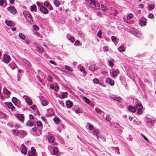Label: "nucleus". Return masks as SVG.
I'll use <instances>...</instances> for the list:
<instances>
[{"mask_svg":"<svg viewBox=\"0 0 156 156\" xmlns=\"http://www.w3.org/2000/svg\"><path fill=\"white\" fill-rule=\"evenodd\" d=\"M118 49L119 52H123L125 51V48L123 46H120L118 48Z\"/></svg>","mask_w":156,"mask_h":156,"instance_id":"c756f323","label":"nucleus"},{"mask_svg":"<svg viewBox=\"0 0 156 156\" xmlns=\"http://www.w3.org/2000/svg\"><path fill=\"white\" fill-rule=\"evenodd\" d=\"M55 140V138L51 135L49 136L48 137V142L50 143H53L54 142Z\"/></svg>","mask_w":156,"mask_h":156,"instance_id":"dca6fc26","label":"nucleus"},{"mask_svg":"<svg viewBox=\"0 0 156 156\" xmlns=\"http://www.w3.org/2000/svg\"><path fill=\"white\" fill-rule=\"evenodd\" d=\"M69 40H70V41H71L73 43L75 41V39H74V38H73V37H70V38L69 39Z\"/></svg>","mask_w":156,"mask_h":156,"instance_id":"774afa93","label":"nucleus"},{"mask_svg":"<svg viewBox=\"0 0 156 156\" xmlns=\"http://www.w3.org/2000/svg\"><path fill=\"white\" fill-rule=\"evenodd\" d=\"M99 133V131L98 129L96 130L93 132V134L94 135L97 136Z\"/></svg>","mask_w":156,"mask_h":156,"instance_id":"a18cd8bd","label":"nucleus"},{"mask_svg":"<svg viewBox=\"0 0 156 156\" xmlns=\"http://www.w3.org/2000/svg\"><path fill=\"white\" fill-rule=\"evenodd\" d=\"M30 9L32 12H33L37 9V6L35 5L34 4L30 7Z\"/></svg>","mask_w":156,"mask_h":156,"instance_id":"a878e982","label":"nucleus"},{"mask_svg":"<svg viewBox=\"0 0 156 156\" xmlns=\"http://www.w3.org/2000/svg\"><path fill=\"white\" fill-rule=\"evenodd\" d=\"M65 68L66 69L69 71L70 72L73 71V70L72 69L68 66H65Z\"/></svg>","mask_w":156,"mask_h":156,"instance_id":"e433bc0d","label":"nucleus"},{"mask_svg":"<svg viewBox=\"0 0 156 156\" xmlns=\"http://www.w3.org/2000/svg\"><path fill=\"white\" fill-rule=\"evenodd\" d=\"M73 103L70 101H67L66 102V105L67 108H70L73 106Z\"/></svg>","mask_w":156,"mask_h":156,"instance_id":"a211bd4d","label":"nucleus"},{"mask_svg":"<svg viewBox=\"0 0 156 156\" xmlns=\"http://www.w3.org/2000/svg\"><path fill=\"white\" fill-rule=\"evenodd\" d=\"M86 1L89 3L93 8H95L97 9H98L100 8V4L98 2L93 0H86Z\"/></svg>","mask_w":156,"mask_h":156,"instance_id":"f257e3e1","label":"nucleus"},{"mask_svg":"<svg viewBox=\"0 0 156 156\" xmlns=\"http://www.w3.org/2000/svg\"><path fill=\"white\" fill-rule=\"evenodd\" d=\"M19 36L20 38L23 40H24L25 39L26 36L22 33H19Z\"/></svg>","mask_w":156,"mask_h":156,"instance_id":"bb28decb","label":"nucleus"},{"mask_svg":"<svg viewBox=\"0 0 156 156\" xmlns=\"http://www.w3.org/2000/svg\"><path fill=\"white\" fill-rule=\"evenodd\" d=\"M93 82L94 83H98L99 82V80L97 78H94L93 79Z\"/></svg>","mask_w":156,"mask_h":156,"instance_id":"09e8293b","label":"nucleus"},{"mask_svg":"<svg viewBox=\"0 0 156 156\" xmlns=\"http://www.w3.org/2000/svg\"><path fill=\"white\" fill-rule=\"evenodd\" d=\"M55 112L54 110L52 108H50L47 109V117H51L54 115Z\"/></svg>","mask_w":156,"mask_h":156,"instance_id":"20e7f679","label":"nucleus"},{"mask_svg":"<svg viewBox=\"0 0 156 156\" xmlns=\"http://www.w3.org/2000/svg\"><path fill=\"white\" fill-rule=\"evenodd\" d=\"M15 127L16 129L19 128L20 127V125L19 124L16 123L15 125Z\"/></svg>","mask_w":156,"mask_h":156,"instance_id":"bf43d9fd","label":"nucleus"},{"mask_svg":"<svg viewBox=\"0 0 156 156\" xmlns=\"http://www.w3.org/2000/svg\"><path fill=\"white\" fill-rule=\"evenodd\" d=\"M54 90L55 91H57L59 90V87L58 86H55V88L54 89Z\"/></svg>","mask_w":156,"mask_h":156,"instance_id":"680f3d73","label":"nucleus"},{"mask_svg":"<svg viewBox=\"0 0 156 156\" xmlns=\"http://www.w3.org/2000/svg\"><path fill=\"white\" fill-rule=\"evenodd\" d=\"M137 113L138 115H141L143 113L142 109L138 110L137 111Z\"/></svg>","mask_w":156,"mask_h":156,"instance_id":"37998d69","label":"nucleus"},{"mask_svg":"<svg viewBox=\"0 0 156 156\" xmlns=\"http://www.w3.org/2000/svg\"><path fill=\"white\" fill-rule=\"evenodd\" d=\"M12 101L15 106L19 107V105L20 101L17 98L15 97H13L12 99Z\"/></svg>","mask_w":156,"mask_h":156,"instance_id":"39448f33","label":"nucleus"},{"mask_svg":"<svg viewBox=\"0 0 156 156\" xmlns=\"http://www.w3.org/2000/svg\"><path fill=\"white\" fill-rule=\"evenodd\" d=\"M31 151L28 152L27 156H37V154L36 152V150L34 147L31 148Z\"/></svg>","mask_w":156,"mask_h":156,"instance_id":"7ed1b4c3","label":"nucleus"},{"mask_svg":"<svg viewBox=\"0 0 156 156\" xmlns=\"http://www.w3.org/2000/svg\"><path fill=\"white\" fill-rule=\"evenodd\" d=\"M141 134L143 138L146 141H148V142H149V140L148 138L144 134Z\"/></svg>","mask_w":156,"mask_h":156,"instance_id":"6e6d98bb","label":"nucleus"},{"mask_svg":"<svg viewBox=\"0 0 156 156\" xmlns=\"http://www.w3.org/2000/svg\"><path fill=\"white\" fill-rule=\"evenodd\" d=\"M37 48L39 52L41 53H42L44 51L43 48L41 46H38Z\"/></svg>","mask_w":156,"mask_h":156,"instance_id":"412c9836","label":"nucleus"},{"mask_svg":"<svg viewBox=\"0 0 156 156\" xmlns=\"http://www.w3.org/2000/svg\"><path fill=\"white\" fill-rule=\"evenodd\" d=\"M17 67V66L16 64L13 62L10 63V68L12 69H15Z\"/></svg>","mask_w":156,"mask_h":156,"instance_id":"5701e85b","label":"nucleus"},{"mask_svg":"<svg viewBox=\"0 0 156 156\" xmlns=\"http://www.w3.org/2000/svg\"><path fill=\"white\" fill-rule=\"evenodd\" d=\"M110 118L108 115H107L106 117V120L108 122H109L110 120Z\"/></svg>","mask_w":156,"mask_h":156,"instance_id":"e2e57ef3","label":"nucleus"},{"mask_svg":"<svg viewBox=\"0 0 156 156\" xmlns=\"http://www.w3.org/2000/svg\"><path fill=\"white\" fill-rule=\"evenodd\" d=\"M110 98L115 100L116 99V97L115 95H114L112 94L110 95Z\"/></svg>","mask_w":156,"mask_h":156,"instance_id":"8fccbe9b","label":"nucleus"},{"mask_svg":"<svg viewBox=\"0 0 156 156\" xmlns=\"http://www.w3.org/2000/svg\"><path fill=\"white\" fill-rule=\"evenodd\" d=\"M127 109L130 112L134 113L136 111V108L135 107H133L131 105H129L127 107Z\"/></svg>","mask_w":156,"mask_h":156,"instance_id":"9d476101","label":"nucleus"},{"mask_svg":"<svg viewBox=\"0 0 156 156\" xmlns=\"http://www.w3.org/2000/svg\"><path fill=\"white\" fill-rule=\"evenodd\" d=\"M10 109H12V111L15 110V108L12 105V104L10 102Z\"/></svg>","mask_w":156,"mask_h":156,"instance_id":"de8ad7c7","label":"nucleus"},{"mask_svg":"<svg viewBox=\"0 0 156 156\" xmlns=\"http://www.w3.org/2000/svg\"><path fill=\"white\" fill-rule=\"evenodd\" d=\"M12 131L13 132V135L16 136H18L19 134V131H18L16 130H12Z\"/></svg>","mask_w":156,"mask_h":156,"instance_id":"473e14b6","label":"nucleus"},{"mask_svg":"<svg viewBox=\"0 0 156 156\" xmlns=\"http://www.w3.org/2000/svg\"><path fill=\"white\" fill-rule=\"evenodd\" d=\"M54 4L56 6L58 7L60 4V2L58 0H55L54 1Z\"/></svg>","mask_w":156,"mask_h":156,"instance_id":"c9c22d12","label":"nucleus"},{"mask_svg":"<svg viewBox=\"0 0 156 156\" xmlns=\"http://www.w3.org/2000/svg\"><path fill=\"white\" fill-rule=\"evenodd\" d=\"M119 73V71L118 69L113 71L112 73V76L114 77H116Z\"/></svg>","mask_w":156,"mask_h":156,"instance_id":"ddd939ff","label":"nucleus"},{"mask_svg":"<svg viewBox=\"0 0 156 156\" xmlns=\"http://www.w3.org/2000/svg\"><path fill=\"white\" fill-rule=\"evenodd\" d=\"M68 96V93L67 92H64L63 93L62 97L63 98H66Z\"/></svg>","mask_w":156,"mask_h":156,"instance_id":"a19ab883","label":"nucleus"},{"mask_svg":"<svg viewBox=\"0 0 156 156\" xmlns=\"http://www.w3.org/2000/svg\"><path fill=\"white\" fill-rule=\"evenodd\" d=\"M19 134H20L22 137H24L25 136L27 135V133L24 131L20 130L19 131Z\"/></svg>","mask_w":156,"mask_h":156,"instance_id":"f3484780","label":"nucleus"},{"mask_svg":"<svg viewBox=\"0 0 156 156\" xmlns=\"http://www.w3.org/2000/svg\"><path fill=\"white\" fill-rule=\"evenodd\" d=\"M95 110L96 112L99 114L101 115H104V112L98 108H96L95 109Z\"/></svg>","mask_w":156,"mask_h":156,"instance_id":"f8f14e48","label":"nucleus"},{"mask_svg":"<svg viewBox=\"0 0 156 156\" xmlns=\"http://www.w3.org/2000/svg\"><path fill=\"white\" fill-rule=\"evenodd\" d=\"M10 13L13 15H15L17 13V11L15 7L14 6H10Z\"/></svg>","mask_w":156,"mask_h":156,"instance_id":"9b49d317","label":"nucleus"},{"mask_svg":"<svg viewBox=\"0 0 156 156\" xmlns=\"http://www.w3.org/2000/svg\"><path fill=\"white\" fill-rule=\"evenodd\" d=\"M111 39L113 42H115L116 40V38L115 36H112L111 37Z\"/></svg>","mask_w":156,"mask_h":156,"instance_id":"4d7b16f0","label":"nucleus"},{"mask_svg":"<svg viewBox=\"0 0 156 156\" xmlns=\"http://www.w3.org/2000/svg\"><path fill=\"white\" fill-rule=\"evenodd\" d=\"M53 120L56 124H58L59 122L60 119L58 117H55L54 119Z\"/></svg>","mask_w":156,"mask_h":156,"instance_id":"c85d7f7f","label":"nucleus"},{"mask_svg":"<svg viewBox=\"0 0 156 156\" xmlns=\"http://www.w3.org/2000/svg\"><path fill=\"white\" fill-rule=\"evenodd\" d=\"M23 14L27 19L30 21L33 22L34 18L30 13L27 11H24L23 12Z\"/></svg>","mask_w":156,"mask_h":156,"instance_id":"f03ea898","label":"nucleus"},{"mask_svg":"<svg viewBox=\"0 0 156 156\" xmlns=\"http://www.w3.org/2000/svg\"><path fill=\"white\" fill-rule=\"evenodd\" d=\"M17 117L21 122H23L24 121V117L23 114H18L17 115Z\"/></svg>","mask_w":156,"mask_h":156,"instance_id":"1a4fd4ad","label":"nucleus"},{"mask_svg":"<svg viewBox=\"0 0 156 156\" xmlns=\"http://www.w3.org/2000/svg\"><path fill=\"white\" fill-rule=\"evenodd\" d=\"M37 126H40L42 125V123L41 121H38L37 122Z\"/></svg>","mask_w":156,"mask_h":156,"instance_id":"603ef678","label":"nucleus"},{"mask_svg":"<svg viewBox=\"0 0 156 156\" xmlns=\"http://www.w3.org/2000/svg\"><path fill=\"white\" fill-rule=\"evenodd\" d=\"M98 68V67L95 65H91L89 67V69L92 72H94Z\"/></svg>","mask_w":156,"mask_h":156,"instance_id":"6e6552de","label":"nucleus"},{"mask_svg":"<svg viewBox=\"0 0 156 156\" xmlns=\"http://www.w3.org/2000/svg\"><path fill=\"white\" fill-rule=\"evenodd\" d=\"M30 108L34 110H36L37 109V107L35 105H34L30 107Z\"/></svg>","mask_w":156,"mask_h":156,"instance_id":"13d9d810","label":"nucleus"},{"mask_svg":"<svg viewBox=\"0 0 156 156\" xmlns=\"http://www.w3.org/2000/svg\"><path fill=\"white\" fill-rule=\"evenodd\" d=\"M139 24L141 26H144L146 25V22L144 20H141L140 21Z\"/></svg>","mask_w":156,"mask_h":156,"instance_id":"7c9ffc66","label":"nucleus"},{"mask_svg":"<svg viewBox=\"0 0 156 156\" xmlns=\"http://www.w3.org/2000/svg\"><path fill=\"white\" fill-rule=\"evenodd\" d=\"M133 16V14L131 13L129 14L126 16V18L127 20H129L131 19Z\"/></svg>","mask_w":156,"mask_h":156,"instance_id":"72a5a7b5","label":"nucleus"},{"mask_svg":"<svg viewBox=\"0 0 156 156\" xmlns=\"http://www.w3.org/2000/svg\"><path fill=\"white\" fill-rule=\"evenodd\" d=\"M33 27L34 30L35 31L38 30L39 29L38 27L35 24L33 25Z\"/></svg>","mask_w":156,"mask_h":156,"instance_id":"ea45409f","label":"nucleus"},{"mask_svg":"<svg viewBox=\"0 0 156 156\" xmlns=\"http://www.w3.org/2000/svg\"><path fill=\"white\" fill-rule=\"evenodd\" d=\"M44 5L46 7H48V6H49V5H50L49 4V3L48 2H47V1H46L44 3Z\"/></svg>","mask_w":156,"mask_h":156,"instance_id":"49530a36","label":"nucleus"},{"mask_svg":"<svg viewBox=\"0 0 156 156\" xmlns=\"http://www.w3.org/2000/svg\"><path fill=\"white\" fill-rule=\"evenodd\" d=\"M48 80L49 81H53V78L51 76H48Z\"/></svg>","mask_w":156,"mask_h":156,"instance_id":"052dcab7","label":"nucleus"},{"mask_svg":"<svg viewBox=\"0 0 156 156\" xmlns=\"http://www.w3.org/2000/svg\"><path fill=\"white\" fill-rule=\"evenodd\" d=\"M2 60L5 63H9L10 61V56L7 54H5Z\"/></svg>","mask_w":156,"mask_h":156,"instance_id":"0eeeda50","label":"nucleus"},{"mask_svg":"<svg viewBox=\"0 0 156 156\" xmlns=\"http://www.w3.org/2000/svg\"><path fill=\"white\" fill-rule=\"evenodd\" d=\"M80 42V41H79V40L76 41L74 43V45H78L79 44Z\"/></svg>","mask_w":156,"mask_h":156,"instance_id":"69168bd1","label":"nucleus"},{"mask_svg":"<svg viewBox=\"0 0 156 156\" xmlns=\"http://www.w3.org/2000/svg\"><path fill=\"white\" fill-rule=\"evenodd\" d=\"M25 97H27V96H25ZM26 101L27 102V105H30L33 104V102L32 100L28 97H27L25 98Z\"/></svg>","mask_w":156,"mask_h":156,"instance_id":"4468645a","label":"nucleus"},{"mask_svg":"<svg viewBox=\"0 0 156 156\" xmlns=\"http://www.w3.org/2000/svg\"><path fill=\"white\" fill-rule=\"evenodd\" d=\"M102 34V31L101 30H99L98 33L97 35L99 38H101V35Z\"/></svg>","mask_w":156,"mask_h":156,"instance_id":"58836bf2","label":"nucleus"},{"mask_svg":"<svg viewBox=\"0 0 156 156\" xmlns=\"http://www.w3.org/2000/svg\"><path fill=\"white\" fill-rule=\"evenodd\" d=\"M148 17L149 18L153 19L154 18V16L153 14L150 13L148 15Z\"/></svg>","mask_w":156,"mask_h":156,"instance_id":"5fc2aeb1","label":"nucleus"},{"mask_svg":"<svg viewBox=\"0 0 156 156\" xmlns=\"http://www.w3.org/2000/svg\"><path fill=\"white\" fill-rule=\"evenodd\" d=\"M136 108H137L138 110L142 109L143 106L141 104L137 103L136 104Z\"/></svg>","mask_w":156,"mask_h":156,"instance_id":"cd10ccee","label":"nucleus"},{"mask_svg":"<svg viewBox=\"0 0 156 156\" xmlns=\"http://www.w3.org/2000/svg\"><path fill=\"white\" fill-rule=\"evenodd\" d=\"M34 122L29 120L27 122V125L29 126H32L34 125Z\"/></svg>","mask_w":156,"mask_h":156,"instance_id":"b1692460","label":"nucleus"},{"mask_svg":"<svg viewBox=\"0 0 156 156\" xmlns=\"http://www.w3.org/2000/svg\"><path fill=\"white\" fill-rule=\"evenodd\" d=\"M48 102L47 101H44L42 102V105L44 106H45L48 105Z\"/></svg>","mask_w":156,"mask_h":156,"instance_id":"79ce46f5","label":"nucleus"},{"mask_svg":"<svg viewBox=\"0 0 156 156\" xmlns=\"http://www.w3.org/2000/svg\"><path fill=\"white\" fill-rule=\"evenodd\" d=\"M75 112H77L78 113L82 112V111H81V109L80 108H78L76 110V111H75Z\"/></svg>","mask_w":156,"mask_h":156,"instance_id":"0e129e2a","label":"nucleus"},{"mask_svg":"<svg viewBox=\"0 0 156 156\" xmlns=\"http://www.w3.org/2000/svg\"><path fill=\"white\" fill-rule=\"evenodd\" d=\"M148 8L150 10H153L154 8V6L153 5H148Z\"/></svg>","mask_w":156,"mask_h":156,"instance_id":"c03bdc74","label":"nucleus"},{"mask_svg":"<svg viewBox=\"0 0 156 156\" xmlns=\"http://www.w3.org/2000/svg\"><path fill=\"white\" fill-rule=\"evenodd\" d=\"M40 11L44 14H47L49 12L47 9L44 6H42L40 8Z\"/></svg>","mask_w":156,"mask_h":156,"instance_id":"423d86ee","label":"nucleus"},{"mask_svg":"<svg viewBox=\"0 0 156 156\" xmlns=\"http://www.w3.org/2000/svg\"><path fill=\"white\" fill-rule=\"evenodd\" d=\"M115 100L119 102V103H121L122 102V99L119 97H116Z\"/></svg>","mask_w":156,"mask_h":156,"instance_id":"4c0bfd02","label":"nucleus"},{"mask_svg":"<svg viewBox=\"0 0 156 156\" xmlns=\"http://www.w3.org/2000/svg\"><path fill=\"white\" fill-rule=\"evenodd\" d=\"M114 61L113 59H112L108 61V65L110 66L111 67H112L114 65V63H113Z\"/></svg>","mask_w":156,"mask_h":156,"instance_id":"393cba45","label":"nucleus"},{"mask_svg":"<svg viewBox=\"0 0 156 156\" xmlns=\"http://www.w3.org/2000/svg\"><path fill=\"white\" fill-rule=\"evenodd\" d=\"M21 60L23 62L28 65V66H31V63L25 59L24 58H22L21 59Z\"/></svg>","mask_w":156,"mask_h":156,"instance_id":"6ab92c4d","label":"nucleus"},{"mask_svg":"<svg viewBox=\"0 0 156 156\" xmlns=\"http://www.w3.org/2000/svg\"><path fill=\"white\" fill-rule=\"evenodd\" d=\"M80 71H81V72H83V73H85L86 71L85 70V69L83 67H81L80 68Z\"/></svg>","mask_w":156,"mask_h":156,"instance_id":"3c124183","label":"nucleus"},{"mask_svg":"<svg viewBox=\"0 0 156 156\" xmlns=\"http://www.w3.org/2000/svg\"><path fill=\"white\" fill-rule=\"evenodd\" d=\"M54 153L56 154L58 153L59 150L58 148L57 147H55L53 148V149Z\"/></svg>","mask_w":156,"mask_h":156,"instance_id":"2f4dec72","label":"nucleus"},{"mask_svg":"<svg viewBox=\"0 0 156 156\" xmlns=\"http://www.w3.org/2000/svg\"><path fill=\"white\" fill-rule=\"evenodd\" d=\"M106 82L109 83L111 86H113L114 84V80L108 78L106 79Z\"/></svg>","mask_w":156,"mask_h":156,"instance_id":"2eb2a0df","label":"nucleus"},{"mask_svg":"<svg viewBox=\"0 0 156 156\" xmlns=\"http://www.w3.org/2000/svg\"><path fill=\"white\" fill-rule=\"evenodd\" d=\"M5 23L8 26H10V20H9V21L5 20Z\"/></svg>","mask_w":156,"mask_h":156,"instance_id":"338daca9","label":"nucleus"},{"mask_svg":"<svg viewBox=\"0 0 156 156\" xmlns=\"http://www.w3.org/2000/svg\"><path fill=\"white\" fill-rule=\"evenodd\" d=\"M27 147H24V148H21V151L22 154L26 155L27 152Z\"/></svg>","mask_w":156,"mask_h":156,"instance_id":"aec40b11","label":"nucleus"},{"mask_svg":"<svg viewBox=\"0 0 156 156\" xmlns=\"http://www.w3.org/2000/svg\"><path fill=\"white\" fill-rule=\"evenodd\" d=\"M3 92L4 94H9L10 93V91H9L5 87L3 88Z\"/></svg>","mask_w":156,"mask_h":156,"instance_id":"f704fd0d","label":"nucleus"},{"mask_svg":"<svg viewBox=\"0 0 156 156\" xmlns=\"http://www.w3.org/2000/svg\"><path fill=\"white\" fill-rule=\"evenodd\" d=\"M83 100L85 103L87 104H89L90 103V100L86 97H83Z\"/></svg>","mask_w":156,"mask_h":156,"instance_id":"4be33fe9","label":"nucleus"},{"mask_svg":"<svg viewBox=\"0 0 156 156\" xmlns=\"http://www.w3.org/2000/svg\"><path fill=\"white\" fill-rule=\"evenodd\" d=\"M26 43L27 44H30V43L31 41L29 39H26L25 40Z\"/></svg>","mask_w":156,"mask_h":156,"instance_id":"864d4df0","label":"nucleus"}]
</instances>
